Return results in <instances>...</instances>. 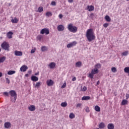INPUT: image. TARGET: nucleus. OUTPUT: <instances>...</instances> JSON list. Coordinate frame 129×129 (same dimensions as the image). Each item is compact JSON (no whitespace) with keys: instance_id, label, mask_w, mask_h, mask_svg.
<instances>
[{"instance_id":"obj_11","label":"nucleus","mask_w":129,"mask_h":129,"mask_svg":"<svg viewBox=\"0 0 129 129\" xmlns=\"http://www.w3.org/2000/svg\"><path fill=\"white\" fill-rule=\"evenodd\" d=\"M46 84L47 86H53L54 85V81L52 80H48L46 81Z\"/></svg>"},{"instance_id":"obj_57","label":"nucleus","mask_w":129,"mask_h":129,"mask_svg":"<svg viewBox=\"0 0 129 129\" xmlns=\"http://www.w3.org/2000/svg\"><path fill=\"white\" fill-rule=\"evenodd\" d=\"M2 51V48H0V52Z\"/></svg>"},{"instance_id":"obj_60","label":"nucleus","mask_w":129,"mask_h":129,"mask_svg":"<svg viewBox=\"0 0 129 129\" xmlns=\"http://www.w3.org/2000/svg\"><path fill=\"white\" fill-rule=\"evenodd\" d=\"M9 6H11V4H9Z\"/></svg>"},{"instance_id":"obj_29","label":"nucleus","mask_w":129,"mask_h":129,"mask_svg":"<svg viewBox=\"0 0 129 129\" xmlns=\"http://www.w3.org/2000/svg\"><path fill=\"white\" fill-rule=\"evenodd\" d=\"M87 90V87L86 86H84L82 87V86L81 87V91H83V92L86 91Z\"/></svg>"},{"instance_id":"obj_15","label":"nucleus","mask_w":129,"mask_h":129,"mask_svg":"<svg viewBox=\"0 0 129 129\" xmlns=\"http://www.w3.org/2000/svg\"><path fill=\"white\" fill-rule=\"evenodd\" d=\"M31 79L32 81H33L34 82H37V81H38V80H39V78H38L37 77H36L35 76H32L31 77Z\"/></svg>"},{"instance_id":"obj_48","label":"nucleus","mask_w":129,"mask_h":129,"mask_svg":"<svg viewBox=\"0 0 129 129\" xmlns=\"http://www.w3.org/2000/svg\"><path fill=\"white\" fill-rule=\"evenodd\" d=\"M58 17L59 19H62L63 18V15L62 14H59Z\"/></svg>"},{"instance_id":"obj_51","label":"nucleus","mask_w":129,"mask_h":129,"mask_svg":"<svg viewBox=\"0 0 129 129\" xmlns=\"http://www.w3.org/2000/svg\"><path fill=\"white\" fill-rule=\"evenodd\" d=\"M100 83V82L99 81H98V82H97V85H99Z\"/></svg>"},{"instance_id":"obj_20","label":"nucleus","mask_w":129,"mask_h":129,"mask_svg":"<svg viewBox=\"0 0 129 129\" xmlns=\"http://www.w3.org/2000/svg\"><path fill=\"white\" fill-rule=\"evenodd\" d=\"M11 22L13 24H17L19 22V20L17 18H14L11 20Z\"/></svg>"},{"instance_id":"obj_28","label":"nucleus","mask_w":129,"mask_h":129,"mask_svg":"<svg viewBox=\"0 0 129 129\" xmlns=\"http://www.w3.org/2000/svg\"><path fill=\"white\" fill-rule=\"evenodd\" d=\"M15 73H16L15 71H9L8 72V75H13V74H15Z\"/></svg>"},{"instance_id":"obj_13","label":"nucleus","mask_w":129,"mask_h":129,"mask_svg":"<svg viewBox=\"0 0 129 129\" xmlns=\"http://www.w3.org/2000/svg\"><path fill=\"white\" fill-rule=\"evenodd\" d=\"M28 109L30 111H35L36 110V107L34 105H31L28 107Z\"/></svg>"},{"instance_id":"obj_2","label":"nucleus","mask_w":129,"mask_h":129,"mask_svg":"<svg viewBox=\"0 0 129 129\" xmlns=\"http://www.w3.org/2000/svg\"><path fill=\"white\" fill-rule=\"evenodd\" d=\"M9 94L11 96V101L13 102H16L17 100V93L15 90H11L9 91Z\"/></svg>"},{"instance_id":"obj_32","label":"nucleus","mask_w":129,"mask_h":129,"mask_svg":"<svg viewBox=\"0 0 129 129\" xmlns=\"http://www.w3.org/2000/svg\"><path fill=\"white\" fill-rule=\"evenodd\" d=\"M122 56H127L128 55V51L127 50L121 53Z\"/></svg>"},{"instance_id":"obj_31","label":"nucleus","mask_w":129,"mask_h":129,"mask_svg":"<svg viewBox=\"0 0 129 129\" xmlns=\"http://www.w3.org/2000/svg\"><path fill=\"white\" fill-rule=\"evenodd\" d=\"M6 60V56H3L0 58V63H4Z\"/></svg>"},{"instance_id":"obj_1","label":"nucleus","mask_w":129,"mask_h":129,"mask_svg":"<svg viewBox=\"0 0 129 129\" xmlns=\"http://www.w3.org/2000/svg\"><path fill=\"white\" fill-rule=\"evenodd\" d=\"M86 37L89 42H91L93 40H95V35H94V32L93 29H88L86 32Z\"/></svg>"},{"instance_id":"obj_53","label":"nucleus","mask_w":129,"mask_h":129,"mask_svg":"<svg viewBox=\"0 0 129 129\" xmlns=\"http://www.w3.org/2000/svg\"><path fill=\"white\" fill-rule=\"evenodd\" d=\"M28 73H29V74H31L32 73V71H28Z\"/></svg>"},{"instance_id":"obj_40","label":"nucleus","mask_w":129,"mask_h":129,"mask_svg":"<svg viewBox=\"0 0 129 129\" xmlns=\"http://www.w3.org/2000/svg\"><path fill=\"white\" fill-rule=\"evenodd\" d=\"M111 71L112 72H113V73H115V72H116V68H115V67L112 68Z\"/></svg>"},{"instance_id":"obj_58","label":"nucleus","mask_w":129,"mask_h":129,"mask_svg":"<svg viewBox=\"0 0 129 129\" xmlns=\"http://www.w3.org/2000/svg\"><path fill=\"white\" fill-rule=\"evenodd\" d=\"M5 76H6V77H7V74H5Z\"/></svg>"},{"instance_id":"obj_44","label":"nucleus","mask_w":129,"mask_h":129,"mask_svg":"<svg viewBox=\"0 0 129 129\" xmlns=\"http://www.w3.org/2000/svg\"><path fill=\"white\" fill-rule=\"evenodd\" d=\"M66 87V82H64L62 86H61V88H65Z\"/></svg>"},{"instance_id":"obj_46","label":"nucleus","mask_w":129,"mask_h":129,"mask_svg":"<svg viewBox=\"0 0 129 129\" xmlns=\"http://www.w3.org/2000/svg\"><path fill=\"white\" fill-rule=\"evenodd\" d=\"M103 27L104 28H106L107 27H108V23H105L103 24Z\"/></svg>"},{"instance_id":"obj_56","label":"nucleus","mask_w":129,"mask_h":129,"mask_svg":"<svg viewBox=\"0 0 129 129\" xmlns=\"http://www.w3.org/2000/svg\"><path fill=\"white\" fill-rule=\"evenodd\" d=\"M126 99H127V98H128V96H127V95H126Z\"/></svg>"},{"instance_id":"obj_41","label":"nucleus","mask_w":129,"mask_h":129,"mask_svg":"<svg viewBox=\"0 0 129 129\" xmlns=\"http://www.w3.org/2000/svg\"><path fill=\"white\" fill-rule=\"evenodd\" d=\"M86 112H89L90 110H89V108L88 107H86L85 108Z\"/></svg>"},{"instance_id":"obj_6","label":"nucleus","mask_w":129,"mask_h":129,"mask_svg":"<svg viewBox=\"0 0 129 129\" xmlns=\"http://www.w3.org/2000/svg\"><path fill=\"white\" fill-rule=\"evenodd\" d=\"M40 34H41V35H44V34H45V35H49V34H50V31L47 28H43L40 31Z\"/></svg>"},{"instance_id":"obj_5","label":"nucleus","mask_w":129,"mask_h":129,"mask_svg":"<svg viewBox=\"0 0 129 129\" xmlns=\"http://www.w3.org/2000/svg\"><path fill=\"white\" fill-rule=\"evenodd\" d=\"M2 48L4 49V50H6V51H9L10 45H9V43L7 42H4L1 45Z\"/></svg>"},{"instance_id":"obj_23","label":"nucleus","mask_w":129,"mask_h":129,"mask_svg":"<svg viewBox=\"0 0 129 129\" xmlns=\"http://www.w3.org/2000/svg\"><path fill=\"white\" fill-rule=\"evenodd\" d=\"M90 99V96H83L82 98V100H89Z\"/></svg>"},{"instance_id":"obj_4","label":"nucleus","mask_w":129,"mask_h":129,"mask_svg":"<svg viewBox=\"0 0 129 129\" xmlns=\"http://www.w3.org/2000/svg\"><path fill=\"white\" fill-rule=\"evenodd\" d=\"M98 72H99V70L95 68L94 69L92 70L91 73L89 74V77L91 78V79H93V77H94V75H95V74H97Z\"/></svg>"},{"instance_id":"obj_55","label":"nucleus","mask_w":129,"mask_h":129,"mask_svg":"<svg viewBox=\"0 0 129 129\" xmlns=\"http://www.w3.org/2000/svg\"><path fill=\"white\" fill-rule=\"evenodd\" d=\"M38 74H39V73H36L35 74V75L37 76V75H38Z\"/></svg>"},{"instance_id":"obj_18","label":"nucleus","mask_w":129,"mask_h":129,"mask_svg":"<svg viewBox=\"0 0 129 129\" xmlns=\"http://www.w3.org/2000/svg\"><path fill=\"white\" fill-rule=\"evenodd\" d=\"M4 125L6 128H9V127H11V123L9 122H5Z\"/></svg>"},{"instance_id":"obj_39","label":"nucleus","mask_w":129,"mask_h":129,"mask_svg":"<svg viewBox=\"0 0 129 129\" xmlns=\"http://www.w3.org/2000/svg\"><path fill=\"white\" fill-rule=\"evenodd\" d=\"M36 50H37V48L36 47H34L30 51L31 54H34V53L36 52Z\"/></svg>"},{"instance_id":"obj_17","label":"nucleus","mask_w":129,"mask_h":129,"mask_svg":"<svg viewBox=\"0 0 129 129\" xmlns=\"http://www.w3.org/2000/svg\"><path fill=\"white\" fill-rule=\"evenodd\" d=\"M108 129H114V125L113 123H109L107 125Z\"/></svg>"},{"instance_id":"obj_36","label":"nucleus","mask_w":129,"mask_h":129,"mask_svg":"<svg viewBox=\"0 0 129 129\" xmlns=\"http://www.w3.org/2000/svg\"><path fill=\"white\" fill-rule=\"evenodd\" d=\"M47 48L46 46H42L41 48V50L42 52H45V51H47Z\"/></svg>"},{"instance_id":"obj_45","label":"nucleus","mask_w":129,"mask_h":129,"mask_svg":"<svg viewBox=\"0 0 129 129\" xmlns=\"http://www.w3.org/2000/svg\"><path fill=\"white\" fill-rule=\"evenodd\" d=\"M51 6H56V2L52 1L51 3Z\"/></svg>"},{"instance_id":"obj_49","label":"nucleus","mask_w":129,"mask_h":129,"mask_svg":"<svg viewBox=\"0 0 129 129\" xmlns=\"http://www.w3.org/2000/svg\"><path fill=\"white\" fill-rule=\"evenodd\" d=\"M76 80V77H74L73 79H72V81H75Z\"/></svg>"},{"instance_id":"obj_9","label":"nucleus","mask_w":129,"mask_h":129,"mask_svg":"<svg viewBox=\"0 0 129 129\" xmlns=\"http://www.w3.org/2000/svg\"><path fill=\"white\" fill-rule=\"evenodd\" d=\"M48 67L50 68V69H54L56 67V63L54 62H51L48 64Z\"/></svg>"},{"instance_id":"obj_52","label":"nucleus","mask_w":129,"mask_h":129,"mask_svg":"<svg viewBox=\"0 0 129 129\" xmlns=\"http://www.w3.org/2000/svg\"><path fill=\"white\" fill-rule=\"evenodd\" d=\"M3 76V73L0 72V77H2Z\"/></svg>"},{"instance_id":"obj_30","label":"nucleus","mask_w":129,"mask_h":129,"mask_svg":"<svg viewBox=\"0 0 129 129\" xmlns=\"http://www.w3.org/2000/svg\"><path fill=\"white\" fill-rule=\"evenodd\" d=\"M124 72H125V73H127L129 76V67H125L124 69Z\"/></svg>"},{"instance_id":"obj_50","label":"nucleus","mask_w":129,"mask_h":129,"mask_svg":"<svg viewBox=\"0 0 129 129\" xmlns=\"http://www.w3.org/2000/svg\"><path fill=\"white\" fill-rule=\"evenodd\" d=\"M69 3H70L71 4L73 3V0H68Z\"/></svg>"},{"instance_id":"obj_37","label":"nucleus","mask_w":129,"mask_h":129,"mask_svg":"<svg viewBox=\"0 0 129 129\" xmlns=\"http://www.w3.org/2000/svg\"><path fill=\"white\" fill-rule=\"evenodd\" d=\"M52 13L50 12H47L46 13V17H52Z\"/></svg>"},{"instance_id":"obj_43","label":"nucleus","mask_w":129,"mask_h":129,"mask_svg":"<svg viewBox=\"0 0 129 129\" xmlns=\"http://www.w3.org/2000/svg\"><path fill=\"white\" fill-rule=\"evenodd\" d=\"M4 95H6V96H9V93L7 92H5L3 93Z\"/></svg>"},{"instance_id":"obj_8","label":"nucleus","mask_w":129,"mask_h":129,"mask_svg":"<svg viewBox=\"0 0 129 129\" xmlns=\"http://www.w3.org/2000/svg\"><path fill=\"white\" fill-rule=\"evenodd\" d=\"M86 10L89 12H93V11H94V6L92 5H88Z\"/></svg>"},{"instance_id":"obj_16","label":"nucleus","mask_w":129,"mask_h":129,"mask_svg":"<svg viewBox=\"0 0 129 129\" xmlns=\"http://www.w3.org/2000/svg\"><path fill=\"white\" fill-rule=\"evenodd\" d=\"M57 30L59 31H64V26L62 25H58L57 26Z\"/></svg>"},{"instance_id":"obj_7","label":"nucleus","mask_w":129,"mask_h":129,"mask_svg":"<svg viewBox=\"0 0 129 129\" xmlns=\"http://www.w3.org/2000/svg\"><path fill=\"white\" fill-rule=\"evenodd\" d=\"M76 45H77V42H76V41H74L72 42L69 43L67 45V48H72L73 47L76 46Z\"/></svg>"},{"instance_id":"obj_33","label":"nucleus","mask_w":129,"mask_h":129,"mask_svg":"<svg viewBox=\"0 0 129 129\" xmlns=\"http://www.w3.org/2000/svg\"><path fill=\"white\" fill-rule=\"evenodd\" d=\"M60 105L61 106H62V107H66V106H67L68 105V104H67V102H64L61 103Z\"/></svg>"},{"instance_id":"obj_25","label":"nucleus","mask_w":129,"mask_h":129,"mask_svg":"<svg viewBox=\"0 0 129 129\" xmlns=\"http://www.w3.org/2000/svg\"><path fill=\"white\" fill-rule=\"evenodd\" d=\"M105 20H106V22H110L111 21L110 17L108 15H106L105 17Z\"/></svg>"},{"instance_id":"obj_19","label":"nucleus","mask_w":129,"mask_h":129,"mask_svg":"<svg viewBox=\"0 0 129 129\" xmlns=\"http://www.w3.org/2000/svg\"><path fill=\"white\" fill-rule=\"evenodd\" d=\"M99 127L100 129L104 128V127H105V124H104V123L102 122L99 124Z\"/></svg>"},{"instance_id":"obj_14","label":"nucleus","mask_w":129,"mask_h":129,"mask_svg":"<svg viewBox=\"0 0 129 129\" xmlns=\"http://www.w3.org/2000/svg\"><path fill=\"white\" fill-rule=\"evenodd\" d=\"M14 54L15 56H23V52L18 50H15Z\"/></svg>"},{"instance_id":"obj_42","label":"nucleus","mask_w":129,"mask_h":129,"mask_svg":"<svg viewBox=\"0 0 129 129\" xmlns=\"http://www.w3.org/2000/svg\"><path fill=\"white\" fill-rule=\"evenodd\" d=\"M6 78V82L8 84H10V79H9V78Z\"/></svg>"},{"instance_id":"obj_54","label":"nucleus","mask_w":129,"mask_h":129,"mask_svg":"<svg viewBox=\"0 0 129 129\" xmlns=\"http://www.w3.org/2000/svg\"><path fill=\"white\" fill-rule=\"evenodd\" d=\"M25 76H26V77H28V76H29V75H28V74H26L25 75Z\"/></svg>"},{"instance_id":"obj_21","label":"nucleus","mask_w":129,"mask_h":129,"mask_svg":"<svg viewBox=\"0 0 129 129\" xmlns=\"http://www.w3.org/2000/svg\"><path fill=\"white\" fill-rule=\"evenodd\" d=\"M13 36V32L10 31L7 33V37L9 39H12Z\"/></svg>"},{"instance_id":"obj_38","label":"nucleus","mask_w":129,"mask_h":129,"mask_svg":"<svg viewBox=\"0 0 129 129\" xmlns=\"http://www.w3.org/2000/svg\"><path fill=\"white\" fill-rule=\"evenodd\" d=\"M43 11H44V9L43 8V7H39L38 10V13H42Z\"/></svg>"},{"instance_id":"obj_3","label":"nucleus","mask_w":129,"mask_h":129,"mask_svg":"<svg viewBox=\"0 0 129 129\" xmlns=\"http://www.w3.org/2000/svg\"><path fill=\"white\" fill-rule=\"evenodd\" d=\"M68 29L71 33H76L78 28L76 26H74L73 24H69L68 25Z\"/></svg>"},{"instance_id":"obj_59","label":"nucleus","mask_w":129,"mask_h":129,"mask_svg":"<svg viewBox=\"0 0 129 129\" xmlns=\"http://www.w3.org/2000/svg\"><path fill=\"white\" fill-rule=\"evenodd\" d=\"M127 2H128L129 0H126Z\"/></svg>"},{"instance_id":"obj_22","label":"nucleus","mask_w":129,"mask_h":129,"mask_svg":"<svg viewBox=\"0 0 129 129\" xmlns=\"http://www.w3.org/2000/svg\"><path fill=\"white\" fill-rule=\"evenodd\" d=\"M94 67L96 69H98H98H100V68H101V64L100 63H97L95 65Z\"/></svg>"},{"instance_id":"obj_24","label":"nucleus","mask_w":129,"mask_h":129,"mask_svg":"<svg viewBox=\"0 0 129 129\" xmlns=\"http://www.w3.org/2000/svg\"><path fill=\"white\" fill-rule=\"evenodd\" d=\"M128 102L127 101V100L124 99L122 101L121 103V105H125V104H127Z\"/></svg>"},{"instance_id":"obj_27","label":"nucleus","mask_w":129,"mask_h":129,"mask_svg":"<svg viewBox=\"0 0 129 129\" xmlns=\"http://www.w3.org/2000/svg\"><path fill=\"white\" fill-rule=\"evenodd\" d=\"M82 65V63L81 62V61H78L76 63V67L80 68L81 67Z\"/></svg>"},{"instance_id":"obj_26","label":"nucleus","mask_w":129,"mask_h":129,"mask_svg":"<svg viewBox=\"0 0 129 129\" xmlns=\"http://www.w3.org/2000/svg\"><path fill=\"white\" fill-rule=\"evenodd\" d=\"M94 109L97 111V112H99V111H100V107H99L98 105H96L95 106Z\"/></svg>"},{"instance_id":"obj_35","label":"nucleus","mask_w":129,"mask_h":129,"mask_svg":"<svg viewBox=\"0 0 129 129\" xmlns=\"http://www.w3.org/2000/svg\"><path fill=\"white\" fill-rule=\"evenodd\" d=\"M42 38H43V36H42L41 35H38L37 36L36 39H37V40H38L39 41H41V40H42Z\"/></svg>"},{"instance_id":"obj_10","label":"nucleus","mask_w":129,"mask_h":129,"mask_svg":"<svg viewBox=\"0 0 129 129\" xmlns=\"http://www.w3.org/2000/svg\"><path fill=\"white\" fill-rule=\"evenodd\" d=\"M28 70V67L26 65H23L20 68V71L21 72H26Z\"/></svg>"},{"instance_id":"obj_12","label":"nucleus","mask_w":129,"mask_h":129,"mask_svg":"<svg viewBox=\"0 0 129 129\" xmlns=\"http://www.w3.org/2000/svg\"><path fill=\"white\" fill-rule=\"evenodd\" d=\"M33 84L34 88H39V87H40V86L42 85V82H36V84H35V83H33Z\"/></svg>"},{"instance_id":"obj_47","label":"nucleus","mask_w":129,"mask_h":129,"mask_svg":"<svg viewBox=\"0 0 129 129\" xmlns=\"http://www.w3.org/2000/svg\"><path fill=\"white\" fill-rule=\"evenodd\" d=\"M81 105H82V104L81 103H78L77 105V107H80L81 106Z\"/></svg>"},{"instance_id":"obj_34","label":"nucleus","mask_w":129,"mask_h":129,"mask_svg":"<svg viewBox=\"0 0 129 129\" xmlns=\"http://www.w3.org/2000/svg\"><path fill=\"white\" fill-rule=\"evenodd\" d=\"M69 117L70 118H71L72 119L75 117V115L74 114V113H71L70 114Z\"/></svg>"}]
</instances>
